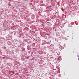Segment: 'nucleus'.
<instances>
[{
	"label": "nucleus",
	"mask_w": 79,
	"mask_h": 79,
	"mask_svg": "<svg viewBox=\"0 0 79 79\" xmlns=\"http://www.w3.org/2000/svg\"><path fill=\"white\" fill-rule=\"evenodd\" d=\"M23 50H24V48H23Z\"/></svg>",
	"instance_id": "nucleus-1"
}]
</instances>
